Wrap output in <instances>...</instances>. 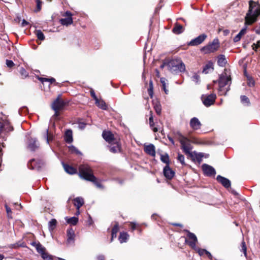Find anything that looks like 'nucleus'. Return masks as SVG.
Wrapping results in <instances>:
<instances>
[{"label":"nucleus","instance_id":"nucleus-60","mask_svg":"<svg viewBox=\"0 0 260 260\" xmlns=\"http://www.w3.org/2000/svg\"><path fill=\"white\" fill-rule=\"evenodd\" d=\"M194 154H195V155H196V158H197L198 160L200 161V160H201V158H202V156H202V154H197V153H195Z\"/></svg>","mask_w":260,"mask_h":260},{"label":"nucleus","instance_id":"nucleus-30","mask_svg":"<svg viewBox=\"0 0 260 260\" xmlns=\"http://www.w3.org/2000/svg\"><path fill=\"white\" fill-rule=\"evenodd\" d=\"M45 137L48 144H49L50 142L52 141L54 139L53 135L49 133L48 129H47L45 131Z\"/></svg>","mask_w":260,"mask_h":260},{"label":"nucleus","instance_id":"nucleus-58","mask_svg":"<svg viewBox=\"0 0 260 260\" xmlns=\"http://www.w3.org/2000/svg\"><path fill=\"white\" fill-rule=\"evenodd\" d=\"M49 78L40 77L39 78V80L43 83L45 82H48Z\"/></svg>","mask_w":260,"mask_h":260},{"label":"nucleus","instance_id":"nucleus-45","mask_svg":"<svg viewBox=\"0 0 260 260\" xmlns=\"http://www.w3.org/2000/svg\"><path fill=\"white\" fill-rule=\"evenodd\" d=\"M20 73L22 78H25L28 76V73L23 68H21L20 69Z\"/></svg>","mask_w":260,"mask_h":260},{"label":"nucleus","instance_id":"nucleus-2","mask_svg":"<svg viewBox=\"0 0 260 260\" xmlns=\"http://www.w3.org/2000/svg\"><path fill=\"white\" fill-rule=\"evenodd\" d=\"M218 83V93L220 95H226L230 90L231 84V73L227 69H224V72L219 75Z\"/></svg>","mask_w":260,"mask_h":260},{"label":"nucleus","instance_id":"nucleus-34","mask_svg":"<svg viewBox=\"0 0 260 260\" xmlns=\"http://www.w3.org/2000/svg\"><path fill=\"white\" fill-rule=\"evenodd\" d=\"M119 228L118 225L117 224H116L114 226L112 230V237H111V241H112L113 239L114 238L116 237L117 233L118 232Z\"/></svg>","mask_w":260,"mask_h":260},{"label":"nucleus","instance_id":"nucleus-24","mask_svg":"<svg viewBox=\"0 0 260 260\" xmlns=\"http://www.w3.org/2000/svg\"><path fill=\"white\" fill-rule=\"evenodd\" d=\"M84 204V200L81 197H77L74 200V204L76 207L77 210H79L80 208Z\"/></svg>","mask_w":260,"mask_h":260},{"label":"nucleus","instance_id":"nucleus-28","mask_svg":"<svg viewBox=\"0 0 260 260\" xmlns=\"http://www.w3.org/2000/svg\"><path fill=\"white\" fill-rule=\"evenodd\" d=\"M57 224V221L55 219H52L48 223V228L50 232L53 231Z\"/></svg>","mask_w":260,"mask_h":260},{"label":"nucleus","instance_id":"nucleus-9","mask_svg":"<svg viewBox=\"0 0 260 260\" xmlns=\"http://www.w3.org/2000/svg\"><path fill=\"white\" fill-rule=\"evenodd\" d=\"M102 136L104 140L109 144H112L113 143H116V141H118L114 138V135L110 131H103Z\"/></svg>","mask_w":260,"mask_h":260},{"label":"nucleus","instance_id":"nucleus-4","mask_svg":"<svg viewBox=\"0 0 260 260\" xmlns=\"http://www.w3.org/2000/svg\"><path fill=\"white\" fill-rule=\"evenodd\" d=\"M79 175L81 178L88 181H94L95 176L89 166L87 164L80 165L79 167Z\"/></svg>","mask_w":260,"mask_h":260},{"label":"nucleus","instance_id":"nucleus-10","mask_svg":"<svg viewBox=\"0 0 260 260\" xmlns=\"http://www.w3.org/2000/svg\"><path fill=\"white\" fill-rule=\"evenodd\" d=\"M204 174L208 176H215V170L212 166L207 164H203L202 166Z\"/></svg>","mask_w":260,"mask_h":260},{"label":"nucleus","instance_id":"nucleus-37","mask_svg":"<svg viewBox=\"0 0 260 260\" xmlns=\"http://www.w3.org/2000/svg\"><path fill=\"white\" fill-rule=\"evenodd\" d=\"M182 149H183L184 152L186 154H188L189 155H192V153L191 152V147L190 145L187 144L186 145H184L183 146H182Z\"/></svg>","mask_w":260,"mask_h":260},{"label":"nucleus","instance_id":"nucleus-63","mask_svg":"<svg viewBox=\"0 0 260 260\" xmlns=\"http://www.w3.org/2000/svg\"><path fill=\"white\" fill-rule=\"evenodd\" d=\"M65 16H67V17H72V13L69 11H67L64 15Z\"/></svg>","mask_w":260,"mask_h":260},{"label":"nucleus","instance_id":"nucleus-39","mask_svg":"<svg viewBox=\"0 0 260 260\" xmlns=\"http://www.w3.org/2000/svg\"><path fill=\"white\" fill-rule=\"evenodd\" d=\"M241 103L243 104L248 106L250 104L249 99L245 95H241L240 97Z\"/></svg>","mask_w":260,"mask_h":260},{"label":"nucleus","instance_id":"nucleus-56","mask_svg":"<svg viewBox=\"0 0 260 260\" xmlns=\"http://www.w3.org/2000/svg\"><path fill=\"white\" fill-rule=\"evenodd\" d=\"M90 94H91V96L94 99L95 101H96L97 100H98V98L96 96L95 93L93 90H90Z\"/></svg>","mask_w":260,"mask_h":260},{"label":"nucleus","instance_id":"nucleus-61","mask_svg":"<svg viewBox=\"0 0 260 260\" xmlns=\"http://www.w3.org/2000/svg\"><path fill=\"white\" fill-rule=\"evenodd\" d=\"M148 91L149 95L152 98L153 96V88H149Z\"/></svg>","mask_w":260,"mask_h":260},{"label":"nucleus","instance_id":"nucleus-52","mask_svg":"<svg viewBox=\"0 0 260 260\" xmlns=\"http://www.w3.org/2000/svg\"><path fill=\"white\" fill-rule=\"evenodd\" d=\"M37 3V10L36 12L40 11L41 9L42 2L40 0H36Z\"/></svg>","mask_w":260,"mask_h":260},{"label":"nucleus","instance_id":"nucleus-46","mask_svg":"<svg viewBox=\"0 0 260 260\" xmlns=\"http://www.w3.org/2000/svg\"><path fill=\"white\" fill-rule=\"evenodd\" d=\"M260 47V41H258L256 42V43H253L252 45V48L254 51H256L257 49Z\"/></svg>","mask_w":260,"mask_h":260},{"label":"nucleus","instance_id":"nucleus-51","mask_svg":"<svg viewBox=\"0 0 260 260\" xmlns=\"http://www.w3.org/2000/svg\"><path fill=\"white\" fill-rule=\"evenodd\" d=\"M5 208H6L7 213L8 214V217L10 218H12V216H11L12 211H11V208L10 207H9L7 204L5 205Z\"/></svg>","mask_w":260,"mask_h":260},{"label":"nucleus","instance_id":"nucleus-31","mask_svg":"<svg viewBox=\"0 0 260 260\" xmlns=\"http://www.w3.org/2000/svg\"><path fill=\"white\" fill-rule=\"evenodd\" d=\"M183 31V28L182 25L176 24L173 29V31L176 34H180Z\"/></svg>","mask_w":260,"mask_h":260},{"label":"nucleus","instance_id":"nucleus-1","mask_svg":"<svg viewBox=\"0 0 260 260\" xmlns=\"http://www.w3.org/2000/svg\"><path fill=\"white\" fill-rule=\"evenodd\" d=\"M260 15V5L253 1L249 2V10L245 18L246 25H251L255 22Z\"/></svg>","mask_w":260,"mask_h":260},{"label":"nucleus","instance_id":"nucleus-11","mask_svg":"<svg viewBox=\"0 0 260 260\" xmlns=\"http://www.w3.org/2000/svg\"><path fill=\"white\" fill-rule=\"evenodd\" d=\"M190 127L194 131L199 130L201 128L202 123L197 117L192 118L189 122Z\"/></svg>","mask_w":260,"mask_h":260},{"label":"nucleus","instance_id":"nucleus-26","mask_svg":"<svg viewBox=\"0 0 260 260\" xmlns=\"http://www.w3.org/2000/svg\"><path fill=\"white\" fill-rule=\"evenodd\" d=\"M149 125L152 128L153 131L154 132H156L158 131V129L156 127H154V122L153 121V117L152 115V112L151 111H150V117L149 118Z\"/></svg>","mask_w":260,"mask_h":260},{"label":"nucleus","instance_id":"nucleus-18","mask_svg":"<svg viewBox=\"0 0 260 260\" xmlns=\"http://www.w3.org/2000/svg\"><path fill=\"white\" fill-rule=\"evenodd\" d=\"M12 130L13 127L8 122H5V123L0 122V132L3 131L8 132Z\"/></svg>","mask_w":260,"mask_h":260},{"label":"nucleus","instance_id":"nucleus-38","mask_svg":"<svg viewBox=\"0 0 260 260\" xmlns=\"http://www.w3.org/2000/svg\"><path fill=\"white\" fill-rule=\"evenodd\" d=\"M154 109L156 112V113L158 115H160L161 114V107L159 103H156L154 104Z\"/></svg>","mask_w":260,"mask_h":260},{"label":"nucleus","instance_id":"nucleus-53","mask_svg":"<svg viewBox=\"0 0 260 260\" xmlns=\"http://www.w3.org/2000/svg\"><path fill=\"white\" fill-rule=\"evenodd\" d=\"M6 65L8 67L11 68L14 66V63L12 60H6Z\"/></svg>","mask_w":260,"mask_h":260},{"label":"nucleus","instance_id":"nucleus-8","mask_svg":"<svg viewBox=\"0 0 260 260\" xmlns=\"http://www.w3.org/2000/svg\"><path fill=\"white\" fill-rule=\"evenodd\" d=\"M66 105L65 102L58 96L52 103V108L54 111L62 110Z\"/></svg>","mask_w":260,"mask_h":260},{"label":"nucleus","instance_id":"nucleus-41","mask_svg":"<svg viewBox=\"0 0 260 260\" xmlns=\"http://www.w3.org/2000/svg\"><path fill=\"white\" fill-rule=\"evenodd\" d=\"M70 151L73 153L81 155V153L75 146L71 145L69 147Z\"/></svg>","mask_w":260,"mask_h":260},{"label":"nucleus","instance_id":"nucleus-55","mask_svg":"<svg viewBox=\"0 0 260 260\" xmlns=\"http://www.w3.org/2000/svg\"><path fill=\"white\" fill-rule=\"evenodd\" d=\"M242 36H239V33L234 37V41L235 42H238L240 40Z\"/></svg>","mask_w":260,"mask_h":260},{"label":"nucleus","instance_id":"nucleus-15","mask_svg":"<svg viewBox=\"0 0 260 260\" xmlns=\"http://www.w3.org/2000/svg\"><path fill=\"white\" fill-rule=\"evenodd\" d=\"M217 180L220 182L222 185L226 188H228L231 186V182L230 181L223 177L221 176L220 175H218L217 176Z\"/></svg>","mask_w":260,"mask_h":260},{"label":"nucleus","instance_id":"nucleus-14","mask_svg":"<svg viewBox=\"0 0 260 260\" xmlns=\"http://www.w3.org/2000/svg\"><path fill=\"white\" fill-rule=\"evenodd\" d=\"M164 174L167 179H171L174 177L175 173L169 165H167L164 168Z\"/></svg>","mask_w":260,"mask_h":260},{"label":"nucleus","instance_id":"nucleus-42","mask_svg":"<svg viewBox=\"0 0 260 260\" xmlns=\"http://www.w3.org/2000/svg\"><path fill=\"white\" fill-rule=\"evenodd\" d=\"M193 249H194L196 251H197L200 256L203 255L204 254H206L207 251V250H206V249H201V248H198L197 246H196V248H193Z\"/></svg>","mask_w":260,"mask_h":260},{"label":"nucleus","instance_id":"nucleus-35","mask_svg":"<svg viewBox=\"0 0 260 260\" xmlns=\"http://www.w3.org/2000/svg\"><path fill=\"white\" fill-rule=\"evenodd\" d=\"M179 141L181 144V146H183L189 144L188 139L182 136H181L179 138Z\"/></svg>","mask_w":260,"mask_h":260},{"label":"nucleus","instance_id":"nucleus-6","mask_svg":"<svg viewBox=\"0 0 260 260\" xmlns=\"http://www.w3.org/2000/svg\"><path fill=\"white\" fill-rule=\"evenodd\" d=\"M216 96L215 94H205L202 96V100L206 107H209L214 104L215 101Z\"/></svg>","mask_w":260,"mask_h":260},{"label":"nucleus","instance_id":"nucleus-62","mask_svg":"<svg viewBox=\"0 0 260 260\" xmlns=\"http://www.w3.org/2000/svg\"><path fill=\"white\" fill-rule=\"evenodd\" d=\"M97 259L98 260H104L105 259V256L103 254L99 255L97 256Z\"/></svg>","mask_w":260,"mask_h":260},{"label":"nucleus","instance_id":"nucleus-44","mask_svg":"<svg viewBox=\"0 0 260 260\" xmlns=\"http://www.w3.org/2000/svg\"><path fill=\"white\" fill-rule=\"evenodd\" d=\"M241 251L244 253L245 257L247 256V248L246 246L245 242L244 241H242L241 243Z\"/></svg>","mask_w":260,"mask_h":260},{"label":"nucleus","instance_id":"nucleus-7","mask_svg":"<svg viewBox=\"0 0 260 260\" xmlns=\"http://www.w3.org/2000/svg\"><path fill=\"white\" fill-rule=\"evenodd\" d=\"M187 232V239H185V242L187 243L189 246L192 249L196 248V243L198 241L196 236L189 231Z\"/></svg>","mask_w":260,"mask_h":260},{"label":"nucleus","instance_id":"nucleus-21","mask_svg":"<svg viewBox=\"0 0 260 260\" xmlns=\"http://www.w3.org/2000/svg\"><path fill=\"white\" fill-rule=\"evenodd\" d=\"M62 165H63V166L65 171L67 173H68L69 174H71V175L75 174L77 173V170L75 168H74V167L70 166L68 165L65 164L64 163H62Z\"/></svg>","mask_w":260,"mask_h":260},{"label":"nucleus","instance_id":"nucleus-64","mask_svg":"<svg viewBox=\"0 0 260 260\" xmlns=\"http://www.w3.org/2000/svg\"><path fill=\"white\" fill-rule=\"evenodd\" d=\"M48 82H49L50 84L53 83L55 82V79L53 78H50Z\"/></svg>","mask_w":260,"mask_h":260},{"label":"nucleus","instance_id":"nucleus-5","mask_svg":"<svg viewBox=\"0 0 260 260\" xmlns=\"http://www.w3.org/2000/svg\"><path fill=\"white\" fill-rule=\"evenodd\" d=\"M220 44L217 38L214 39L213 41L201 49V51L204 54H209L216 51L219 48Z\"/></svg>","mask_w":260,"mask_h":260},{"label":"nucleus","instance_id":"nucleus-23","mask_svg":"<svg viewBox=\"0 0 260 260\" xmlns=\"http://www.w3.org/2000/svg\"><path fill=\"white\" fill-rule=\"evenodd\" d=\"M38 147L36 139H31L28 143V148L31 151H35Z\"/></svg>","mask_w":260,"mask_h":260},{"label":"nucleus","instance_id":"nucleus-29","mask_svg":"<svg viewBox=\"0 0 260 260\" xmlns=\"http://www.w3.org/2000/svg\"><path fill=\"white\" fill-rule=\"evenodd\" d=\"M65 219L66 220L68 223L72 225H76L78 221V218L76 217H72L71 218H68V217H66L65 218Z\"/></svg>","mask_w":260,"mask_h":260},{"label":"nucleus","instance_id":"nucleus-40","mask_svg":"<svg viewBox=\"0 0 260 260\" xmlns=\"http://www.w3.org/2000/svg\"><path fill=\"white\" fill-rule=\"evenodd\" d=\"M35 34L38 39L40 40L43 41L45 39V36L41 30H37L35 32Z\"/></svg>","mask_w":260,"mask_h":260},{"label":"nucleus","instance_id":"nucleus-17","mask_svg":"<svg viewBox=\"0 0 260 260\" xmlns=\"http://www.w3.org/2000/svg\"><path fill=\"white\" fill-rule=\"evenodd\" d=\"M75 232L72 228L69 229L67 230V243H73L75 240Z\"/></svg>","mask_w":260,"mask_h":260},{"label":"nucleus","instance_id":"nucleus-27","mask_svg":"<svg viewBox=\"0 0 260 260\" xmlns=\"http://www.w3.org/2000/svg\"><path fill=\"white\" fill-rule=\"evenodd\" d=\"M60 22L62 25L68 26L73 23V19L72 17H69L66 18L61 19L60 20Z\"/></svg>","mask_w":260,"mask_h":260},{"label":"nucleus","instance_id":"nucleus-13","mask_svg":"<svg viewBox=\"0 0 260 260\" xmlns=\"http://www.w3.org/2000/svg\"><path fill=\"white\" fill-rule=\"evenodd\" d=\"M144 151L148 154L155 156V148L154 145L150 144L144 146Z\"/></svg>","mask_w":260,"mask_h":260},{"label":"nucleus","instance_id":"nucleus-22","mask_svg":"<svg viewBox=\"0 0 260 260\" xmlns=\"http://www.w3.org/2000/svg\"><path fill=\"white\" fill-rule=\"evenodd\" d=\"M64 140L68 143H71L73 142L72 131L71 129H68L66 131L64 134Z\"/></svg>","mask_w":260,"mask_h":260},{"label":"nucleus","instance_id":"nucleus-19","mask_svg":"<svg viewBox=\"0 0 260 260\" xmlns=\"http://www.w3.org/2000/svg\"><path fill=\"white\" fill-rule=\"evenodd\" d=\"M32 245L36 247L37 251L41 254V256L43 255V254H45L46 253L45 248L40 243L34 242L32 243Z\"/></svg>","mask_w":260,"mask_h":260},{"label":"nucleus","instance_id":"nucleus-43","mask_svg":"<svg viewBox=\"0 0 260 260\" xmlns=\"http://www.w3.org/2000/svg\"><path fill=\"white\" fill-rule=\"evenodd\" d=\"M247 79V84L249 86H253L254 85V81L253 79L249 76L246 75Z\"/></svg>","mask_w":260,"mask_h":260},{"label":"nucleus","instance_id":"nucleus-47","mask_svg":"<svg viewBox=\"0 0 260 260\" xmlns=\"http://www.w3.org/2000/svg\"><path fill=\"white\" fill-rule=\"evenodd\" d=\"M165 80H166V79H165V78H161L160 79V82H161V84H162V85L163 89H164V91H165V93H166V94H168V90H167L166 89V82H165Z\"/></svg>","mask_w":260,"mask_h":260},{"label":"nucleus","instance_id":"nucleus-20","mask_svg":"<svg viewBox=\"0 0 260 260\" xmlns=\"http://www.w3.org/2000/svg\"><path fill=\"white\" fill-rule=\"evenodd\" d=\"M110 151L112 153H117L120 151V146L118 141L110 144Z\"/></svg>","mask_w":260,"mask_h":260},{"label":"nucleus","instance_id":"nucleus-59","mask_svg":"<svg viewBox=\"0 0 260 260\" xmlns=\"http://www.w3.org/2000/svg\"><path fill=\"white\" fill-rule=\"evenodd\" d=\"M29 23L26 21L25 20L23 19L22 20V22L21 23V26L22 27H24V26H26V25H28Z\"/></svg>","mask_w":260,"mask_h":260},{"label":"nucleus","instance_id":"nucleus-57","mask_svg":"<svg viewBox=\"0 0 260 260\" xmlns=\"http://www.w3.org/2000/svg\"><path fill=\"white\" fill-rule=\"evenodd\" d=\"M246 32V28H244L243 29H242L239 32V36H243L244 35H245Z\"/></svg>","mask_w":260,"mask_h":260},{"label":"nucleus","instance_id":"nucleus-25","mask_svg":"<svg viewBox=\"0 0 260 260\" xmlns=\"http://www.w3.org/2000/svg\"><path fill=\"white\" fill-rule=\"evenodd\" d=\"M227 61L224 55H220L218 56L217 63L219 66L224 67Z\"/></svg>","mask_w":260,"mask_h":260},{"label":"nucleus","instance_id":"nucleus-16","mask_svg":"<svg viewBox=\"0 0 260 260\" xmlns=\"http://www.w3.org/2000/svg\"><path fill=\"white\" fill-rule=\"evenodd\" d=\"M214 70V64L212 61H208L203 69V73L207 74Z\"/></svg>","mask_w":260,"mask_h":260},{"label":"nucleus","instance_id":"nucleus-36","mask_svg":"<svg viewBox=\"0 0 260 260\" xmlns=\"http://www.w3.org/2000/svg\"><path fill=\"white\" fill-rule=\"evenodd\" d=\"M160 160L166 164L167 165H169V162H170V160H169V155L167 154L161 155Z\"/></svg>","mask_w":260,"mask_h":260},{"label":"nucleus","instance_id":"nucleus-12","mask_svg":"<svg viewBox=\"0 0 260 260\" xmlns=\"http://www.w3.org/2000/svg\"><path fill=\"white\" fill-rule=\"evenodd\" d=\"M207 35L205 34H202L199 36L198 37L190 41L189 45L190 46H197L202 42L206 39Z\"/></svg>","mask_w":260,"mask_h":260},{"label":"nucleus","instance_id":"nucleus-54","mask_svg":"<svg viewBox=\"0 0 260 260\" xmlns=\"http://www.w3.org/2000/svg\"><path fill=\"white\" fill-rule=\"evenodd\" d=\"M91 182H92L94 183V184L99 188H102L103 186L102 185H101V184L98 181H97V180H96V177H95V180L94 181H90Z\"/></svg>","mask_w":260,"mask_h":260},{"label":"nucleus","instance_id":"nucleus-3","mask_svg":"<svg viewBox=\"0 0 260 260\" xmlns=\"http://www.w3.org/2000/svg\"><path fill=\"white\" fill-rule=\"evenodd\" d=\"M167 66L168 70L173 73L184 72L186 70L185 65L180 59H172Z\"/></svg>","mask_w":260,"mask_h":260},{"label":"nucleus","instance_id":"nucleus-33","mask_svg":"<svg viewBox=\"0 0 260 260\" xmlns=\"http://www.w3.org/2000/svg\"><path fill=\"white\" fill-rule=\"evenodd\" d=\"M128 235L126 233H121L119 237L120 242L122 243L125 242L128 239Z\"/></svg>","mask_w":260,"mask_h":260},{"label":"nucleus","instance_id":"nucleus-32","mask_svg":"<svg viewBox=\"0 0 260 260\" xmlns=\"http://www.w3.org/2000/svg\"><path fill=\"white\" fill-rule=\"evenodd\" d=\"M95 104L99 108L103 110H106L107 109V105L105 102L103 100L98 99L95 101Z\"/></svg>","mask_w":260,"mask_h":260},{"label":"nucleus","instance_id":"nucleus-48","mask_svg":"<svg viewBox=\"0 0 260 260\" xmlns=\"http://www.w3.org/2000/svg\"><path fill=\"white\" fill-rule=\"evenodd\" d=\"M42 257L44 260H53L52 256L49 255L47 252L45 254H43Z\"/></svg>","mask_w":260,"mask_h":260},{"label":"nucleus","instance_id":"nucleus-49","mask_svg":"<svg viewBox=\"0 0 260 260\" xmlns=\"http://www.w3.org/2000/svg\"><path fill=\"white\" fill-rule=\"evenodd\" d=\"M177 159L181 163V164H182V165L185 164L184 157L183 155L178 154Z\"/></svg>","mask_w":260,"mask_h":260},{"label":"nucleus","instance_id":"nucleus-50","mask_svg":"<svg viewBox=\"0 0 260 260\" xmlns=\"http://www.w3.org/2000/svg\"><path fill=\"white\" fill-rule=\"evenodd\" d=\"M192 80L196 83H198L200 81V76L198 74H194L192 77Z\"/></svg>","mask_w":260,"mask_h":260}]
</instances>
